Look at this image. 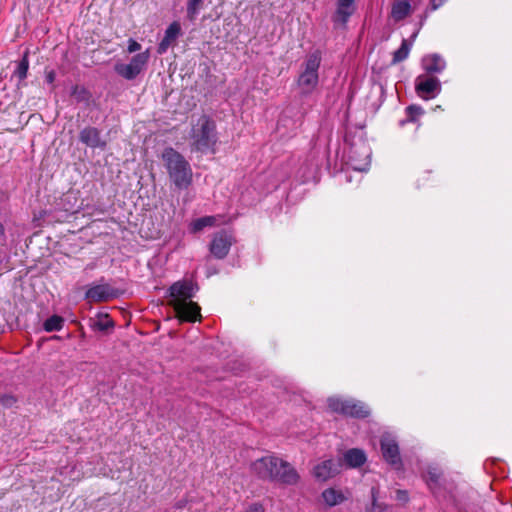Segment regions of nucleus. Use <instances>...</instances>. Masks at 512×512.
<instances>
[{
	"instance_id": "28",
	"label": "nucleus",
	"mask_w": 512,
	"mask_h": 512,
	"mask_svg": "<svg viewBox=\"0 0 512 512\" xmlns=\"http://www.w3.org/2000/svg\"><path fill=\"white\" fill-rule=\"evenodd\" d=\"M63 324H64V320L62 317H60L58 315H53L50 318H48L47 320H45V322L43 324V328L47 332L59 331L62 329Z\"/></svg>"
},
{
	"instance_id": "30",
	"label": "nucleus",
	"mask_w": 512,
	"mask_h": 512,
	"mask_svg": "<svg viewBox=\"0 0 512 512\" xmlns=\"http://www.w3.org/2000/svg\"><path fill=\"white\" fill-rule=\"evenodd\" d=\"M372 505L366 512H387L389 507L378 503V489L373 487L371 489Z\"/></svg>"
},
{
	"instance_id": "17",
	"label": "nucleus",
	"mask_w": 512,
	"mask_h": 512,
	"mask_svg": "<svg viewBox=\"0 0 512 512\" xmlns=\"http://www.w3.org/2000/svg\"><path fill=\"white\" fill-rule=\"evenodd\" d=\"M348 498V495L342 489L329 487L322 491L321 500L327 507H334L342 504Z\"/></svg>"
},
{
	"instance_id": "38",
	"label": "nucleus",
	"mask_w": 512,
	"mask_h": 512,
	"mask_svg": "<svg viewBox=\"0 0 512 512\" xmlns=\"http://www.w3.org/2000/svg\"><path fill=\"white\" fill-rule=\"evenodd\" d=\"M5 233V228L3 226V224L0 222V237L3 236Z\"/></svg>"
},
{
	"instance_id": "9",
	"label": "nucleus",
	"mask_w": 512,
	"mask_h": 512,
	"mask_svg": "<svg viewBox=\"0 0 512 512\" xmlns=\"http://www.w3.org/2000/svg\"><path fill=\"white\" fill-rule=\"evenodd\" d=\"M453 505L457 512H481L478 494L472 489L457 490L453 494Z\"/></svg>"
},
{
	"instance_id": "15",
	"label": "nucleus",
	"mask_w": 512,
	"mask_h": 512,
	"mask_svg": "<svg viewBox=\"0 0 512 512\" xmlns=\"http://www.w3.org/2000/svg\"><path fill=\"white\" fill-rule=\"evenodd\" d=\"M116 297V291L108 284L91 286L85 293V298L91 302H106Z\"/></svg>"
},
{
	"instance_id": "24",
	"label": "nucleus",
	"mask_w": 512,
	"mask_h": 512,
	"mask_svg": "<svg viewBox=\"0 0 512 512\" xmlns=\"http://www.w3.org/2000/svg\"><path fill=\"white\" fill-rule=\"evenodd\" d=\"M416 33L411 37V40L403 39L401 46L393 53L392 63L397 64L408 58Z\"/></svg>"
},
{
	"instance_id": "19",
	"label": "nucleus",
	"mask_w": 512,
	"mask_h": 512,
	"mask_svg": "<svg viewBox=\"0 0 512 512\" xmlns=\"http://www.w3.org/2000/svg\"><path fill=\"white\" fill-rule=\"evenodd\" d=\"M80 141L92 148H104L106 142L100 137V131L95 127H86L80 131Z\"/></svg>"
},
{
	"instance_id": "11",
	"label": "nucleus",
	"mask_w": 512,
	"mask_h": 512,
	"mask_svg": "<svg viewBox=\"0 0 512 512\" xmlns=\"http://www.w3.org/2000/svg\"><path fill=\"white\" fill-rule=\"evenodd\" d=\"M370 150L366 145L353 147L350 151L349 165L355 171L366 172L370 167Z\"/></svg>"
},
{
	"instance_id": "13",
	"label": "nucleus",
	"mask_w": 512,
	"mask_h": 512,
	"mask_svg": "<svg viewBox=\"0 0 512 512\" xmlns=\"http://www.w3.org/2000/svg\"><path fill=\"white\" fill-rule=\"evenodd\" d=\"M341 464L334 459L323 460L313 468V476L321 482L327 481L336 476L340 471Z\"/></svg>"
},
{
	"instance_id": "34",
	"label": "nucleus",
	"mask_w": 512,
	"mask_h": 512,
	"mask_svg": "<svg viewBox=\"0 0 512 512\" xmlns=\"http://www.w3.org/2000/svg\"><path fill=\"white\" fill-rule=\"evenodd\" d=\"M141 49V45L134 39H129L128 40V47H127V51L129 53H134V52H137Z\"/></svg>"
},
{
	"instance_id": "22",
	"label": "nucleus",
	"mask_w": 512,
	"mask_h": 512,
	"mask_svg": "<svg viewBox=\"0 0 512 512\" xmlns=\"http://www.w3.org/2000/svg\"><path fill=\"white\" fill-rule=\"evenodd\" d=\"M367 460L363 450L358 448L349 449L344 454V461L350 468L362 466Z\"/></svg>"
},
{
	"instance_id": "8",
	"label": "nucleus",
	"mask_w": 512,
	"mask_h": 512,
	"mask_svg": "<svg viewBox=\"0 0 512 512\" xmlns=\"http://www.w3.org/2000/svg\"><path fill=\"white\" fill-rule=\"evenodd\" d=\"M415 92L423 100L433 99L441 92V83L435 75L420 74L415 79Z\"/></svg>"
},
{
	"instance_id": "14",
	"label": "nucleus",
	"mask_w": 512,
	"mask_h": 512,
	"mask_svg": "<svg viewBox=\"0 0 512 512\" xmlns=\"http://www.w3.org/2000/svg\"><path fill=\"white\" fill-rule=\"evenodd\" d=\"M275 474V482H278L283 485L293 486L296 485L300 476L296 469L287 461L281 459L279 469H277Z\"/></svg>"
},
{
	"instance_id": "20",
	"label": "nucleus",
	"mask_w": 512,
	"mask_h": 512,
	"mask_svg": "<svg viewBox=\"0 0 512 512\" xmlns=\"http://www.w3.org/2000/svg\"><path fill=\"white\" fill-rule=\"evenodd\" d=\"M413 9L409 0H394L391 4L390 18L400 22L411 15Z\"/></svg>"
},
{
	"instance_id": "7",
	"label": "nucleus",
	"mask_w": 512,
	"mask_h": 512,
	"mask_svg": "<svg viewBox=\"0 0 512 512\" xmlns=\"http://www.w3.org/2000/svg\"><path fill=\"white\" fill-rule=\"evenodd\" d=\"M281 458L267 455L255 460L251 464V471L258 478L275 482V474L278 473Z\"/></svg>"
},
{
	"instance_id": "16",
	"label": "nucleus",
	"mask_w": 512,
	"mask_h": 512,
	"mask_svg": "<svg viewBox=\"0 0 512 512\" xmlns=\"http://www.w3.org/2000/svg\"><path fill=\"white\" fill-rule=\"evenodd\" d=\"M421 65L424 70L423 74L436 76L437 73L444 71L446 62L438 54H429L422 58Z\"/></svg>"
},
{
	"instance_id": "2",
	"label": "nucleus",
	"mask_w": 512,
	"mask_h": 512,
	"mask_svg": "<svg viewBox=\"0 0 512 512\" xmlns=\"http://www.w3.org/2000/svg\"><path fill=\"white\" fill-rule=\"evenodd\" d=\"M171 305L181 320L196 321L200 316V307L190 299L194 295V286L188 281H178L170 289Z\"/></svg>"
},
{
	"instance_id": "35",
	"label": "nucleus",
	"mask_w": 512,
	"mask_h": 512,
	"mask_svg": "<svg viewBox=\"0 0 512 512\" xmlns=\"http://www.w3.org/2000/svg\"><path fill=\"white\" fill-rule=\"evenodd\" d=\"M396 500L399 502H407L408 501V493L405 490H397L396 492Z\"/></svg>"
},
{
	"instance_id": "12",
	"label": "nucleus",
	"mask_w": 512,
	"mask_h": 512,
	"mask_svg": "<svg viewBox=\"0 0 512 512\" xmlns=\"http://www.w3.org/2000/svg\"><path fill=\"white\" fill-rule=\"evenodd\" d=\"M233 237L226 231L218 232L214 235L210 244V252L218 259H223L229 253Z\"/></svg>"
},
{
	"instance_id": "10",
	"label": "nucleus",
	"mask_w": 512,
	"mask_h": 512,
	"mask_svg": "<svg viewBox=\"0 0 512 512\" xmlns=\"http://www.w3.org/2000/svg\"><path fill=\"white\" fill-rule=\"evenodd\" d=\"M380 444L384 460L395 468H400L402 461L396 438L389 433H385L381 437Z\"/></svg>"
},
{
	"instance_id": "18",
	"label": "nucleus",
	"mask_w": 512,
	"mask_h": 512,
	"mask_svg": "<svg viewBox=\"0 0 512 512\" xmlns=\"http://www.w3.org/2000/svg\"><path fill=\"white\" fill-rule=\"evenodd\" d=\"M181 34V26L178 22L171 23L165 31V35L158 45L157 52L164 54Z\"/></svg>"
},
{
	"instance_id": "27",
	"label": "nucleus",
	"mask_w": 512,
	"mask_h": 512,
	"mask_svg": "<svg viewBox=\"0 0 512 512\" xmlns=\"http://www.w3.org/2000/svg\"><path fill=\"white\" fill-rule=\"evenodd\" d=\"M424 477H425V481H426L429 489L433 493H436V490H437L438 484H439V478H440V472H439L438 468L429 467L428 471Z\"/></svg>"
},
{
	"instance_id": "25",
	"label": "nucleus",
	"mask_w": 512,
	"mask_h": 512,
	"mask_svg": "<svg viewBox=\"0 0 512 512\" xmlns=\"http://www.w3.org/2000/svg\"><path fill=\"white\" fill-rule=\"evenodd\" d=\"M218 216H204L198 219H195L190 224V230L193 233H197L203 230L205 227H212L216 225Z\"/></svg>"
},
{
	"instance_id": "29",
	"label": "nucleus",
	"mask_w": 512,
	"mask_h": 512,
	"mask_svg": "<svg viewBox=\"0 0 512 512\" xmlns=\"http://www.w3.org/2000/svg\"><path fill=\"white\" fill-rule=\"evenodd\" d=\"M204 0H187V16L190 20H194L203 7Z\"/></svg>"
},
{
	"instance_id": "5",
	"label": "nucleus",
	"mask_w": 512,
	"mask_h": 512,
	"mask_svg": "<svg viewBox=\"0 0 512 512\" xmlns=\"http://www.w3.org/2000/svg\"><path fill=\"white\" fill-rule=\"evenodd\" d=\"M328 407L333 412L351 417L364 418L370 413L369 407L365 403L354 399L330 397L328 399Z\"/></svg>"
},
{
	"instance_id": "6",
	"label": "nucleus",
	"mask_w": 512,
	"mask_h": 512,
	"mask_svg": "<svg viewBox=\"0 0 512 512\" xmlns=\"http://www.w3.org/2000/svg\"><path fill=\"white\" fill-rule=\"evenodd\" d=\"M150 59V52L146 50L132 57L128 64L117 63L115 72L126 80L135 79L147 66Z\"/></svg>"
},
{
	"instance_id": "23",
	"label": "nucleus",
	"mask_w": 512,
	"mask_h": 512,
	"mask_svg": "<svg viewBox=\"0 0 512 512\" xmlns=\"http://www.w3.org/2000/svg\"><path fill=\"white\" fill-rule=\"evenodd\" d=\"M90 326L94 331L108 332L113 328L114 322L108 314L99 313L90 320Z\"/></svg>"
},
{
	"instance_id": "3",
	"label": "nucleus",
	"mask_w": 512,
	"mask_h": 512,
	"mask_svg": "<svg viewBox=\"0 0 512 512\" xmlns=\"http://www.w3.org/2000/svg\"><path fill=\"white\" fill-rule=\"evenodd\" d=\"M321 61L322 55L318 50H315L305 56L301 63L300 72L296 80L297 87L301 94L309 95L317 88Z\"/></svg>"
},
{
	"instance_id": "1",
	"label": "nucleus",
	"mask_w": 512,
	"mask_h": 512,
	"mask_svg": "<svg viewBox=\"0 0 512 512\" xmlns=\"http://www.w3.org/2000/svg\"><path fill=\"white\" fill-rule=\"evenodd\" d=\"M170 182L179 190L193 183V170L188 160L172 147L165 148L160 156Z\"/></svg>"
},
{
	"instance_id": "4",
	"label": "nucleus",
	"mask_w": 512,
	"mask_h": 512,
	"mask_svg": "<svg viewBox=\"0 0 512 512\" xmlns=\"http://www.w3.org/2000/svg\"><path fill=\"white\" fill-rule=\"evenodd\" d=\"M192 146L202 153L213 152L216 144L215 124L206 115L198 118L191 131Z\"/></svg>"
},
{
	"instance_id": "26",
	"label": "nucleus",
	"mask_w": 512,
	"mask_h": 512,
	"mask_svg": "<svg viewBox=\"0 0 512 512\" xmlns=\"http://www.w3.org/2000/svg\"><path fill=\"white\" fill-rule=\"evenodd\" d=\"M406 119H403L399 122L400 126H404L408 122H416L419 117L424 114V110L421 106L418 105H410L405 109Z\"/></svg>"
},
{
	"instance_id": "31",
	"label": "nucleus",
	"mask_w": 512,
	"mask_h": 512,
	"mask_svg": "<svg viewBox=\"0 0 512 512\" xmlns=\"http://www.w3.org/2000/svg\"><path fill=\"white\" fill-rule=\"evenodd\" d=\"M28 68H29L28 52H25L22 60L18 64V67L15 71V74L17 75V77L20 80H24L27 77Z\"/></svg>"
},
{
	"instance_id": "37",
	"label": "nucleus",
	"mask_w": 512,
	"mask_h": 512,
	"mask_svg": "<svg viewBox=\"0 0 512 512\" xmlns=\"http://www.w3.org/2000/svg\"><path fill=\"white\" fill-rule=\"evenodd\" d=\"M46 79H47V81H48L49 83H52V82L54 81V79H55V74H54V72H52V71H51V72H49V73L47 74V76H46Z\"/></svg>"
},
{
	"instance_id": "36",
	"label": "nucleus",
	"mask_w": 512,
	"mask_h": 512,
	"mask_svg": "<svg viewBox=\"0 0 512 512\" xmlns=\"http://www.w3.org/2000/svg\"><path fill=\"white\" fill-rule=\"evenodd\" d=\"M446 0H431V7L433 10L437 9L438 7L442 6Z\"/></svg>"
},
{
	"instance_id": "21",
	"label": "nucleus",
	"mask_w": 512,
	"mask_h": 512,
	"mask_svg": "<svg viewBox=\"0 0 512 512\" xmlns=\"http://www.w3.org/2000/svg\"><path fill=\"white\" fill-rule=\"evenodd\" d=\"M355 11V0H338L334 21L345 24Z\"/></svg>"
},
{
	"instance_id": "33",
	"label": "nucleus",
	"mask_w": 512,
	"mask_h": 512,
	"mask_svg": "<svg viewBox=\"0 0 512 512\" xmlns=\"http://www.w3.org/2000/svg\"><path fill=\"white\" fill-rule=\"evenodd\" d=\"M243 512H265V508L261 503H252L248 505Z\"/></svg>"
},
{
	"instance_id": "32",
	"label": "nucleus",
	"mask_w": 512,
	"mask_h": 512,
	"mask_svg": "<svg viewBox=\"0 0 512 512\" xmlns=\"http://www.w3.org/2000/svg\"><path fill=\"white\" fill-rule=\"evenodd\" d=\"M18 399L13 394H2L0 395V404L4 408H11L17 403Z\"/></svg>"
}]
</instances>
